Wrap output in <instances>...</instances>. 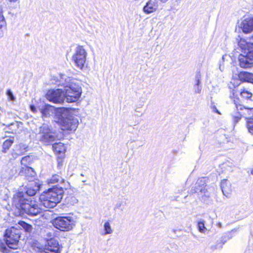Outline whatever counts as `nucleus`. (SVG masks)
Listing matches in <instances>:
<instances>
[{
	"label": "nucleus",
	"instance_id": "nucleus-1",
	"mask_svg": "<svg viewBox=\"0 0 253 253\" xmlns=\"http://www.w3.org/2000/svg\"><path fill=\"white\" fill-rule=\"evenodd\" d=\"M39 189L40 186L35 185L33 188H28L26 194L19 192L13 195V206L16 209L15 215L19 216L26 213L30 216H36L41 213L42 209L36 202L32 200L31 198H26L27 196H34Z\"/></svg>",
	"mask_w": 253,
	"mask_h": 253
},
{
	"label": "nucleus",
	"instance_id": "nucleus-2",
	"mask_svg": "<svg viewBox=\"0 0 253 253\" xmlns=\"http://www.w3.org/2000/svg\"><path fill=\"white\" fill-rule=\"evenodd\" d=\"M59 85L64 86V98L69 103L78 100L82 93L81 83L80 81L65 75H60Z\"/></svg>",
	"mask_w": 253,
	"mask_h": 253
},
{
	"label": "nucleus",
	"instance_id": "nucleus-3",
	"mask_svg": "<svg viewBox=\"0 0 253 253\" xmlns=\"http://www.w3.org/2000/svg\"><path fill=\"white\" fill-rule=\"evenodd\" d=\"M4 237L5 243L0 241V251L2 253H12L10 249H17L20 231L16 227H11L5 230Z\"/></svg>",
	"mask_w": 253,
	"mask_h": 253
},
{
	"label": "nucleus",
	"instance_id": "nucleus-4",
	"mask_svg": "<svg viewBox=\"0 0 253 253\" xmlns=\"http://www.w3.org/2000/svg\"><path fill=\"white\" fill-rule=\"evenodd\" d=\"M63 188L66 187L58 188L54 186L43 192L40 197L41 204L46 208L55 207L63 198Z\"/></svg>",
	"mask_w": 253,
	"mask_h": 253
},
{
	"label": "nucleus",
	"instance_id": "nucleus-5",
	"mask_svg": "<svg viewBox=\"0 0 253 253\" xmlns=\"http://www.w3.org/2000/svg\"><path fill=\"white\" fill-rule=\"evenodd\" d=\"M58 122L63 130L75 131L79 125L77 118L73 116L67 109H63L59 117Z\"/></svg>",
	"mask_w": 253,
	"mask_h": 253
},
{
	"label": "nucleus",
	"instance_id": "nucleus-6",
	"mask_svg": "<svg viewBox=\"0 0 253 253\" xmlns=\"http://www.w3.org/2000/svg\"><path fill=\"white\" fill-rule=\"evenodd\" d=\"M39 140L43 144L49 145L54 141L57 137L55 133H53L47 124H43L39 128L37 134Z\"/></svg>",
	"mask_w": 253,
	"mask_h": 253
},
{
	"label": "nucleus",
	"instance_id": "nucleus-7",
	"mask_svg": "<svg viewBox=\"0 0 253 253\" xmlns=\"http://www.w3.org/2000/svg\"><path fill=\"white\" fill-rule=\"evenodd\" d=\"M230 97L233 102L238 100L239 104H242L247 110H253V94L246 89H243L240 92V98L235 95L234 93Z\"/></svg>",
	"mask_w": 253,
	"mask_h": 253
},
{
	"label": "nucleus",
	"instance_id": "nucleus-8",
	"mask_svg": "<svg viewBox=\"0 0 253 253\" xmlns=\"http://www.w3.org/2000/svg\"><path fill=\"white\" fill-rule=\"evenodd\" d=\"M87 52L83 46L76 47L72 59L75 65L79 69L83 70L86 61Z\"/></svg>",
	"mask_w": 253,
	"mask_h": 253
},
{
	"label": "nucleus",
	"instance_id": "nucleus-9",
	"mask_svg": "<svg viewBox=\"0 0 253 253\" xmlns=\"http://www.w3.org/2000/svg\"><path fill=\"white\" fill-rule=\"evenodd\" d=\"M73 218L71 216H59L54 219L53 225L58 229L67 231L73 228Z\"/></svg>",
	"mask_w": 253,
	"mask_h": 253
},
{
	"label": "nucleus",
	"instance_id": "nucleus-10",
	"mask_svg": "<svg viewBox=\"0 0 253 253\" xmlns=\"http://www.w3.org/2000/svg\"><path fill=\"white\" fill-rule=\"evenodd\" d=\"M238 101V100H236L235 102H233L235 107L230 113V117L234 125H236L241 120L245 114L244 111L247 110V109L245 108V107L243 105L239 104Z\"/></svg>",
	"mask_w": 253,
	"mask_h": 253
},
{
	"label": "nucleus",
	"instance_id": "nucleus-11",
	"mask_svg": "<svg viewBox=\"0 0 253 253\" xmlns=\"http://www.w3.org/2000/svg\"><path fill=\"white\" fill-rule=\"evenodd\" d=\"M46 98L54 103L62 104L65 100L64 93L61 89L49 90L46 94Z\"/></svg>",
	"mask_w": 253,
	"mask_h": 253
},
{
	"label": "nucleus",
	"instance_id": "nucleus-12",
	"mask_svg": "<svg viewBox=\"0 0 253 253\" xmlns=\"http://www.w3.org/2000/svg\"><path fill=\"white\" fill-rule=\"evenodd\" d=\"M30 161V157L29 156H25L22 158L21 161V165L23 167H21L18 174L20 175H24L26 177H34L35 175V172L33 169L27 165L29 164Z\"/></svg>",
	"mask_w": 253,
	"mask_h": 253
},
{
	"label": "nucleus",
	"instance_id": "nucleus-13",
	"mask_svg": "<svg viewBox=\"0 0 253 253\" xmlns=\"http://www.w3.org/2000/svg\"><path fill=\"white\" fill-rule=\"evenodd\" d=\"M247 41L244 39L240 38L238 41V45L242 50H244V53L248 54V57L253 59V37Z\"/></svg>",
	"mask_w": 253,
	"mask_h": 253
},
{
	"label": "nucleus",
	"instance_id": "nucleus-14",
	"mask_svg": "<svg viewBox=\"0 0 253 253\" xmlns=\"http://www.w3.org/2000/svg\"><path fill=\"white\" fill-rule=\"evenodd\" d=\"M243 33L248 34L253 31V17H247L243 19L239 25Z\"/></svg>",
	"mask_w": 253,
	"mask_h": 253
},
{
	"label": "nucleus",
	"instance_id": "nucleus-15",
	"mask_svg": "<svg viewBox=\"0 0 253 253\" xmlns=\"http://www.w3.org/2000/svg\"><path fill=\"white\" fill-rule=\"evenodd\" d=\"M47 182L49 185L50 184H58L59 183L62 185V186L58 187L60 188L61 187H66L64 189H67L69 187V183L67 181H65L59 175L54 174L49 179L47 180Z\"/></svg>",
	"mask_w": 253,
	"mask_h": 253
},
{
	"label": "nucleus",
	"instance_id": "nucleus-16",
	"mask_svg": "<svg viewBox=\"0 0 253 253\" xmlns=\"http://www.w3.org/2000/svg\"><path fill=\"white\" fill-rule=\"evenodd\" d=\"M246 55L240 54L239 56V65L241 67L248 68L251 67L253 65V59L248 57V54L246 52Z\"/></svg>",
	"mask_w": 253,
	"mask_h": 253
},
{
	"label": "nucleus",
	"instance_id": "nucleus-17",
	"mask_svg": "<svg viewBox=\"0 0 253 253\" xmlns=\"http://www.w3.org/2000/svg\"><path fill=\"white\" fill-rule=\"evenodd\" d=\"M158 5L156 0H149L143 7V10L146 14H150L156 11Z\"/></svg>",
	"mask_w": 253,
	"mask_h": 253
},
{
	"label": "nucleus",
	"instance_id": "nucleus-18",
	"mask_svg": "<svg viewBox=\"0 0 253 253\" xmlns=\"http://www.w3.org/2000/svg\"><path fill=\"white\" fill-rule=\"evenodd\" d=\"M45 248L52 253H60L58 243L54 239H52L48 241Z\"/></svg>",
	"mask_w": 253,
	"mask_h": 253
},
{
	"label": "nucleus",
	"instance_id": "nucleus-19",
	"mask_svg": "<svg viewBox=\"0 0 253 253\" xmlns=\"http://www.w3.org/2000/svg\"><path fill=\"white\" fill-rule=\"evenodd\" d=\"M220 187L224 195L227 197L232 191L230 181L227 179L222 180L221 182Z\"/></svg>",
	"mask_w": 253,
	"mask_h": 253
},
{
	"label": "nucleus",
	"instance_id": "nucleus-20",
	"mask_svg": "<svg viewBox=\"0 0 253 253\" xmlns=\"http://www.w3.org/2000/svg\"><path fill=\"white\" fill-rule=\"evenodd\" d=\"M240 81L253 84V74L249 72H241L239 75Z\"/></svg>",
	"mask_w": 253,
	"mask_h": 253
},
{
	"label": "nucleus",
	"instance_id": "nucleus-21",
	"mask_svg": "<svg viewBox=\"0 0 253 253\" xmlns=\"http://www.w3.org/2000/svg\"><path fill=\"white\" fill-rule=\"evenodd\" d=\"M53 107L49 105H45L40 109L43 117H47L53 113Z\"/></svg>",
	"mask_w": 253,
	"mask_h": 253
},
{
	"label": "nucleus",
	"instance_id": "nucleus-22",
	"mask_svg": "<svg viewBox=\"0 0 253 253\" xmlns=\"http://www.w3.org/2000/svg\"><path fill=\"white\" fill-rule=\"evenodd\" d=\"M52 148L54 151L58 154L64 153L66 151L65 146L61 142L54 143L52 145Z\"/></svg>",
	"mask_w": 253,
	"mask_h": 253
},
{
	"label": "nucleus",
	"instance_id": "nucleus-23",
	"mask_svg": "<svg viewBox=\"0 0 253 253\" xmlns=\"http://www.w3.org/2000/svg\"><path fill=\"white\" fill-rule=\"evenodd\" d=\"M14 143V137H10L5 140L2 144V152L6 153Z\"/></svg>",
	"mask_w": 253,
	"mask_h": 253
},
{
	"label": "nucleus",
	"instance_id": "nucleus-24",
	"mask_svg": "<svg viewBox=\"0 0 253 253\" xmlns=\"http://www.w3.org/2000/svg\"><path fill=\"white\" fill-rule=\"evenodd\" d=\"M6 25L2 12L0 11V37L3 35V31L6 29Z\"/></svg>",
	"mask_w": 253,
	"mask_h": 253
},
{
	"label": "nucleus",
	"instance_id": "nucleus-25",
	"mask_svg": "<svg viewBox=\"0 0 253 253\" xmlns=\"http://www.w3.org/2000/svg\"><path fill=\"white\" fill-rule=\"evenodd\" d=\"M19 227L22 228L26 232H31L33 229L31 225L27 223L24 221H19L18 223Z\"/></svg>",
	"mask_w": 253,
	"mask_h": 253
},
{
	"label": "nucleus",
	"instance_id": "nucleus-26",
	"mask_svg": "<svg viewBox=\"0 0 253 253\" xmlns=\"http://www.w3.org/2000/svg\"><path fill=\"white\" fill-rule=\"evenodd\" d=\"M198 229L200 232L205 233L207 230V228L205 226L204 220L200 221L198 223Z\"/></svg>",
	"mask_w": 253,
	"mask_h": 253
},
{
	"label": "nucleus",
	"instance_id": "nucleus-27",
	"mask_svg": "<svg viewBox=\"0 0 253 253\" xmlns=\"http://www.w3.org/2000/svg\"><path fill=\"white\" fill-rule=\"evenodd\" d=\"M104 229L105 231L104 235L111 234L113 232L109 222H106L104 223Z\"/></svg>",
	"mask_w": 253,
	"mask_h": 253
},
{
	"label": "nucleus",
	"instance_id": "nucleus-28",
	"mask_svg": "<svg viewBox=\"0 0 253 253\" xmlns=\"http://www.w3.org/2000/svg\"><path fill=\"white\" fill-rule=\"evenodd\" d=\"M6 95L8 97V99L9 101H14L15 100V97L13 95V93L11 90L8 89L6 91Z\"/></svg>",
	"mask_w": 253,
	"mask_h": 253
},
{
	"label": "nucleus",
	"instance_id": "nucleus-29",
	"mask_svg": "<svg viewBox=\"0 0 253 253\" xmlns=\"http://www.w3.org/2000/svg\"><path fill=\"white\" fill-rule=\"evenodd\" d=\"M202 85H194L193 90L194 93L195 94H199L201 93L202 90Z\"/></svg>",
	"mask_w": 253,
	"mask_h": 253
},
{
	"label": "nucleus",
	"instance_id": "nucleus-30",
	"mask_svg": "<svg viewBox=\"0 0 253 253\" xmlns=\"http://www.w3.org/2000/svg\"><path fill=\"white\" fill-rule=\"evenodd\" d=\"M17 148L19 149L21 151H22L24 154L26 151V148L27 147L25 145V144L23 143H20L19 145L16 146Z\"/></svg>",
	"mask_w": 253,
	"mask_h": 253
},
{
	"label": "nucleus",
	"instance_id": "nucleus-31",
	"mask_svg": "<svg viewBox=\"0 0 253 253\" xmlns=\"http://www.w3.org/2000/svg\"><path fill=\"white\" fill-rule=\"evenodd\" d=\"M238 230H239V228H234V229H232L231 231L229 232L227 234V236L228 238L229 239H231L232 237V236H233V235L235 233H236V232H237Z\"/></svg>",
	"mask_w": 253,
	"mask_h": 253
},
{
	"label": "nucleus",
	"instance_id": "nucleus-32",
	"mask_svg": "<svg viewBox=\"0 0 253 253\" xmlns=\"http://www.w3.org/2000/svg\"><path fill=\"white\" fill-rule=\"evenodd\" d=\"M195 80H199L201 81L202 79V74L200 71H197L196 73V75L195 77Z\"/></svg>",
	"mask_w": 253,
	"mask_h": 253
},
{
	"label": "nucleus",
	"instance_id": "nucleus-33",
	"mask_svg": "<svg viewBox=\"0 0 253 253\" xmlns=\"http://www.w3.org/2000/svg\"><path fill=\"white\" fill-rule=\"evenodd\" d=\"M78 201V200L75 197H71V201L70 202V203L72 205H74L75 204L77 203Z\"/></svg>",
	"mask_w": 253,
	"mask_h": 253
},
{
	"label": "nucleus",
	"instance_id": "nucleus-34",
	"mask_svg": "<svg viewBox=\"0 0 253 253\" xmlns=\"http://www.w3.org/2000/svg\"><path fill=\"white\" fill-rule=\"evenodd\" d=\"M13 150L16 152L19 156H21L24 154V153L22 151H21L19 149H18L17 147H16L15 149H13Z\"/></svg>",
	"mask_w": 253,
	"mask_h": 253
},
{
	"label": "nucleus",
	"instance_id": "nucleus-35",
	"mask_svg": "<svg viewBox=\"0 0 253 253\" xmlns=\"http://www.w3.org/2000/svg\"><path fill=\"white\" fill-rule=\"evenodd\" d=\"M12 156L14 159L17 158L18 156H20L18 155V154L15 152L14 151H12Z\"/></svg>",
	"mask_w": 253,
	"mask_h": 253
},
{
	"label": "nucleus",
	"instance_id": "nucleus-36",
	"mask_svg": "<svg viewBox=\"0 0 253 253\" xmlns=\"http://www.w3.org/2000/svg\"><path fill=\"white\" fill-rule=\"evenodd\" d=\"M211 108L213 112H214L218 114H220V113L218 111V110H217V109L216 108L215 106H212L211 107Z\"/></svg>",
	"mask_w": 253,
	"mask_h": 253
},
{
	"label": "nucleus",
	"instance_id": "nucleus-37",
	"mask_svg": "<svg viewBox=\"0 0 253 253\" xmlns=\"http://www.w3.org/2000/svg\"><path fill=\"white\" fill-rule=\"evenodd\" d=\"M200 190L202 193H206L207 191V190L206 189L205 187H202L201 189H197V190Z\"/></svg>",
	"mask_w": 253,
	"mask_h": 253
},
{
	"label": "nucleus",
	"instance_id": "nucleus-38",
	"mask_svg": "<svg viewBox=\"0 0 253 253\" xmlns=\"http://www.w3.org/2000/svg\"><path fill=\"white\" fill-rule=\"evenodd\" d=\"M30 109H31V111H32L34 113H35L37 112L36 108L34 105L30 106Z\"/></svg>",
	"mask_w": 253,
	"mask_h": 253
},
{
	"label": "nucleus",
	"instance_id": "nucleus-39",
	"mask_svg": "<svg viewBox=\"0 0 253 253\" xmlns=\"http://www.w3.org/2000/svg\"><path fill=\"white\" fill-rule=\"evenodd\" d=\"M201 81L199 80H195V84L194 85H201Z\"/></svg>",
	"mask_w": 253,
	"mask_h": 253
},
{
	"label": "nucleus",
	"instance_id": "nucleus-40",
	"mask_svg": "<svg viewBox=\"0 0 253 253\" xmlns=\"http://www.w3.org/2000/svg\"><path fill=\"white\" fill-rule=\"evenodd\" d=\"M39 253H52L50 252L49 251L46 250V248H45L44 250L40 251V252Z\"/></svg>",
	"mask_w": 253,
	"mask_h": 253
},
{
	"label": "nucleus",
	"instance_id": "nucleus-41",
	"mask_svg": "<svg viewBox=\"0 0 253 253\" xmlns=\"http://www.w3.org/2000/svg\"><path fill=\"white\" fill-rule=\"evenodd\" d=\"M140 108H137L135 110V111L137 113H138L139 114H138L137 115L142 116L143 113L139 110Z\"/></svg>",
	"mask_w": 253,
	"mask_h": 253
},
{
	"label": "nucleus",
	"instance_id": "nucleus-42",
	"mask_svg": "<svg viewBox=\"0 0 253 253\" xmlns=\"http://www.w3.org/2000/svg\"><path fill=\"white\" fill-rule=\"evenodd\" d=\"M216 226L218 227V228H221L222 227V224L221 222H218L217 224H216Z\"/></svg>",
	"mask_w": 253,
	"mask_h": 253
},
{
	"label": "nucleus",
	"instance_id": "nucleus-43",
	"mask_svg": "<svg viewBox=\"0 0 253 253\" xmlns=\"http://www.w3.org/2000/svg\"><path fill=\"white\" fill-rule=\"evenodd\" d=\"M10 2H15L17 1L18 0H8Z\"/></svg>",
	"mask_w": 253,
	"mask_h": 253
},
{
	"label": "nucleus",
	"instance_id": "nucleus-44",
	"mask_svg": "<svg viewBox=\"0 0 253 253\" xmlns=\"http://www.w3.org/2000/svg\"><path fill=\"white\" fill-rule=\"evenodd\" d=\"M224 56H222V59L224 60Z\"/></svg>",
	"mask_w": 253,
	"mask_h": 253
},
{
	"label": "nucleus",
	"instance_id": "nucleus-45",
	"mask_svg": "<svg viewBox=\"0 0 253 253\" xmlns=\"http://www.w3.org/2000/svg\"><path fill=\"white\" fill-rule=\"evenodd\" d=\"M199 181H202V180H198V182H199Z\"/></svg>",
	"mask_w": 253,
	"mask_h": 253
},
{
	"label": "nucleus",
	"instance_id": "nucleus-46",
	"mask_svg": "<svg viewBox=\"0 0 253 253\" xmlns=\"http://www.w3.org/2000/svg\"><path fill=\"white\" fill-rule=\"evenodd\" d=\"M6 190L5 189H4V193H5V192H6Z\"/></svg>",
	"mask_w": 253,
	"mask_h": 253
},
{
	"label": "nucleus",
	"instance_id": "nucleus-47",
	"mask_svg": "<svg viewBox=\"0 0 253 253\" xmlns=\"http://www.w3.org/2000/svg\"><path fill=\"white\" fill-rule=\"evenodd\" d=\"M6 197H7V196H6V197H4V200H5Z\"/></svg>",
	"mask_w": 253,
	"mask_h": 253
},
{
	"label": "nucleus",
	"instance_id": "nucleus-48",
	"mask_svg": "<svg viewBox=\"0 0 253 253\" xmlns=\"http://www.w3.org/2000/svg\"><path fill=\"white\" fill-rule=\"evenodd\" d=\"M120 205L119 206H118V205H117V207H120Z\"/></svg>",
	"mask_w": 253,
	"mask_h": 253
}]
</instances>
